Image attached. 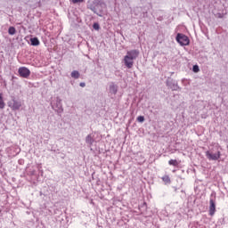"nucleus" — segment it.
Here are the masks:
<instances>
[{"instance_id": "21", "label": "nucleus", "mask_w": 228, "mask_h": 228, "mask_svg": "<svg viewBox=\"0 0 228 228\" xmlns=\"http://www.w3.org/2000/svg\"><path fill=\"white\" fill-rule=\"evenodd\" d=\"M142 17H143L144 19H147V17H149V12H147V11H143V12H142Z\"/></svg>"}, {"instance_id": "25", "label": "nucleus", "mask_w": 228, "mask_h": 228, "mask_svg": "<svg viewBox=\"0 0 228 228\" xmlns=\"http://www.w3.org/2000/svg\"><path fill=\"white\" fill-rule=\"evenodd\" d=\"M144 206H147V203H144Z\"/></svg>"}, {"instance_id": "23", "label": "nucleus", "mask_w": 228, "mask_h": 228, "mask_svg": "<svg viewBox=\"0 0 228 228\" xmlns=\"http://www.w3.org/2000/svg\"><path fill=\"white\" fill-rule=\"evenodd\" d=\"M216 18H217V19H223V18H224V14H222V13H217V14H216Z\"/></svg>"}, {"instance_id": "18", "label": "nucleus", "mask_w": 228, "mask_h": 228, "mask_svg": "<svg viewBox=\"0 0 228 228\" xmlns=\"http://www.w3.org/2000/svg\"><path fill=\"white\" fill-rule=\"evenodd\" d=\"M93 28H94V29H95V31H99L101 29V25H99V23H97V22H94L93 24Z\"/></svg>"}, {"instance_id": "11", "label": "nucleus", "mask_w": 228, "mask_h": 228, "mask_svg": "<svg viewBox=\"0 0 228 228\" xmlns=\"http://www.w3.org/2000/svg\"><path fill=\"white\" fill-rule=\"evenodd\" d=\"M94 142H95V140L94 139V136H92V134H88L86 137V143H87L89 147H92V145H94Z\"/></svg>"}, {"instance_id": "14", "label": "nucleus", "mask_w": 228, "mask_h": 228, "mask_svg": "<svg viewBox=\"0 0 228 228\" xmlns=\"http://www.w3.org/2000/svg\"><path fill=\"white\" fill-rule=\"evenodd\" d=\"M4 106H6V103L3 100V94H0V110H4Z\"/></svg>"}, {"instance_id": "8", "label": "nucleus", "mask_w": 228, "mask_h": 228, "mask_svg": "<svg viewBox=\"0 0 228 228\" xmlns=\"http://www.w3.org/2000/svg\"><path fill=\"white\" fill-rule=\"evenodd\" d=\"M210 206H209V216H213L215 213L216 212V203H215V200L213 199H210Z\"/></svg>"}, {"instance_id": "4", "label": "nucleus", "mask_w": 228, "mask_h": 228, "mask_svg": "<svg viewBox=\"0 0 228 228\" xmlns=\"http://www.w3.org/2000/svg\"><path fill=\"white\" fill-rule=\"evenodd\" d=\"M175 40L180 45H190V38L184 34L178 33Z\"/></svg>"}, {"instance_id": "9", "label": "nucleus", "mask_w": 228, "mask_h": 228, "mask_svg": "<svg viewBox=\"0 0 228 228\" xmlns=\"http://www.w3.org/2000/svg\"><path fill=\"white\" fill-rule=\"evenodd\" d=\"M109 91H110V94H111L112 95H117V93L118 92V86L111 82L109 86Z\"/></svg>"}, {"instance_id": "17", "label": "nucleus", "mask_w": 228, "mask_h": 228, "mask_svg": "<svg viewBox=\"0 0 228 228\" xmlns=\"http://www.w3.org/2000/svg\"><path fill=\"white\" fill-rule=\"evenodd\" d=\"M162 181H163L164 183H166V184H170V183H171V181H170V176H168V175H164V176L162 177Z\"/></svg>"}, {"instance_id": "22", "label": "nucleus", "mask_w": 228, "mask_h": 228, "mask_svg": "<svg viewBox=\"0 0 228 228\" xmlns=\"http://www.w3.org/2000/svg\"><path fill=\"white\" fill-rule=\"evenodd\" d=\"M84 0H72L74 4H77V3H83Z\"/></svg>"}, {"instance_id": "7", "label": "nucleus", "mask_w": 228, "mask_h": 228, "mask_svg": "<svg viewBox=\"0 0 228 228\" xmlns=\"http://www.w3.org/2000/svg\"><path fill=\"white\" fill-rule=\"evenodd\" d=\"M221 156L222 154L220 153V151H217L216 153H213L209 151H206V157L208 158V159H209V161H218Z\"/></svg>"}, {"instance_id": "15", "label": "nucleus", "mask_w": 228, "mask_h": 228, "mask_svg": "<svg viewBox=\"0 0 228 228\" xmlns=\"http://www.w3.org/2000/svg\"><path fill=\"white\" fill-rule=\"evenodd\" d=\"M8 33H9V35L13 36V35H15V33H17V29H15V27H10L8 28Z\"/></svg>"}, {"instance_id": "19", "label": "nucleus", "mask_w": 228, "mask_h": 228, "mask_svg": "<svg viewBox=\"0 0 228 228\" xmlns=\"http://www.w3.org/2000/svg\"><path fill=\"white\" fill-rule=\"evenodd\" d=\"M192 71H194L196 74L197 72H200V69L199 68V65H193Z\"/></svg>"}, {"instance_id": "3", "label": "nucleus", "mask_w": 228, "mask_h": 228, "mask_svg": "<svg viewBox=\"0 0 228 228\" xmlns=\"http://www.w3.org/2000/svg\"><path fill=\"white\" fill-rule=\"evenodd\" d=\"M51 106L58 115L63 113V104L60 97H56L55 101L51 103Z\"/></svg>"}, {"instance_id": "2", "label": "nucleus", "mask_w": 228, "mask_h": 228, "mask_svg": "<svg viewBox=\"0 0 228 228\" xmlns=\"http://www.w3.org/2000/svg\"><path fill=\"white\" fill-rule=\"evenodd\" d=\"M102 4L101 0H94L92 4H90L87 8L91 10V12H94L98 17H102Z\"/></svg>"}, {"instance_id": "24", "label": "nucleus", "mask_w": 228, "mask_h": 228, "mask_svg": "<svg viewBox=\"0 0 228 228\" xmlns=\"http://www.w3.org/2000/svg\"><path fill=\"white\" fill-rule=\"evenodd\" d=\"M79 86H81L82 88H85L86 86V84L85 82H81L79 84Z\"/></svg>"}, {"instance_id": "12", "label": "nucleus", "mask_w": 228, "mask_h": 228, "mask_svg": "<svg viewBox=\"0 0 228 228\" xmlns=\"http://www.w3.org/2000/svg\"><path fill=\"white\" fill-rule=\"evenodd\" d=\"M30 45H34L35 47L40 45V40H38V37H31Z\"/></svg>"}, {"instance_id": "6", "label": "nucleus", "mask_w": 228, "mask_h": 228, "mask_svg": "<svg viewBox=\"0 0 228 228\" xmlns=\"http://www.w3.org/2000/svg\"><path fill=\"white\" fill-rule=\"evenodd\" d=\"M18 74H19L20 77L28 79V77H29V76H31V71L29 70V69H28L26 67H20L18 69Z\"/></svg>"}, {"instance_id": "10", "label": "nucleus", "mask_w": 228, "mask_h": 228, "mask_svg": "<svg viewBox=\"0 0 228 228\" xmlns=\"http://www.w3.org/2000/svg\"><path fill=\"white\" fill-rule=\"evenodd\" d=\"M10 108L12 110H20V106H22V103L15 99L12 100V104H9Z\"/></svg>"}, {"instance_id": "1", "label": "nucleus", "mask_w": 228, "mask_h": 228, "mask_svg": "<svg viewBox=\"0 0 228 228\" xmlns=\"http://www.w3.org/2000/svg\"><path fill=\"white\" fill-rule=\"evenodd\" d=\"M140 56V51L134 49L126 52V55L124 57V63L127 69H133L134 65V60Z\"/></svg>"}, {"instance_id": "5", "label": "nucleus", "mask_w": 228, "mask_h": 228, "mask_svg": "<svg viewBox=\"0 0 228 228\" xmlns=\"http://www.w3.org/2000/svg\"><path fill=\"white\" fill-rule=\"evenodd\" d=\"M166 85L173 92H177V90H181V87H179V85L177 84V81H175L174 78L168 77L166 81Z\"/></svg>"}, {"instance_id": "16", "label": "nucleus", "mask_w": 228, "mask_h": 228, "mask_svg": "<svg viewBox=\"0 0 228 228\" xmlns=\"http://www.w3.org/2000/svg\"><path fill=\"white\" fill-rule=\"evenodd\" d=\"M168 165H171L172 167H177L179 165V162H177L176 159H170L168 161Z\"/></svg>"}, {"instance_id": "20", "label": "nucleus", "mask_w": 228, "mask_h": 228, "mask_svg": "<svg viewBox=\"0 0 228 228\" xmlns=\"http://www.w3.org/2000/svg\"><path fill=\"white\" fill-rule=\"evenodd\" d=\"M137 122H140L141 124H142V122H145V117L143 116L137 117Z\"/></svg>"}, {"instance_id": "13", "label": "nucleus", "mask_w": 228, "mask_h": 228, "mask_svg": "<svg viewBox=\"0 0 228 228\" xmlns=\"http://www.w3.org/2000/svg\"><path fill=\"white\" fill-rule=\"evenodd\" d=\"M80 76L81 74L77 70H73L71 72V77H73V79H79Z\"/></svg>"}]
</instances>
